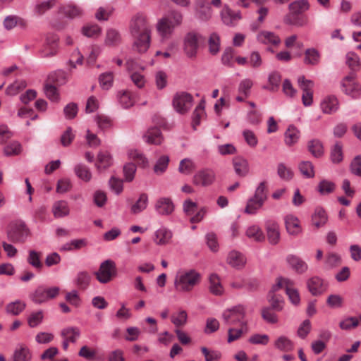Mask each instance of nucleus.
<instances>
[{"instance_id":"1","label":"nucleus","mask_w":361,"mask_h":361,"mask_svg":"<svg viewBox=\"0 0 361 361\" xmlns=\"http://www.w3.org/2000/svg\"><path fill=\"white\" fill-rule=\"evenodd\" d=\"M222 317L226 325L228 326V342L232 343L240 338L249 331L248 321L246 317V308L239 305L226 310Z\"/></svg>"},{"instance_id":"2","label":"nucleus","mask_w":361,"mask_h":361,"mask_svg":"<svg viewBox=\"0 0 361 361\" xmlns=\"http://www.w3.org/2000/svg\"><path fill=\"white\" fill-rule=\"evenodd\" d=\"M130 33L134 39L133 49L139 53H145L150 46V29L146 17L135 15L131 20Z\"/></svg>"},{"instance_id":"3","label":"nucleus","mask_w":361,"mask_h":361,"mask_svg":"<svg viewBox=\"0 0 361 361\" xmlns=\"http://www.w3.org/2000/svg\"><path fill=\"white\" fill-rule=\"evenodd\" d=\"M201 274L196 270L181 269L174 277V288L179 293H190L201 281Z\"/></svg>"},{"instance_id":"4","label":"nucleus","mask_w":361,"mask_h":361,"mask_svg":"<svg viewBox=\"0 0 361 361\" xmlns=\"http://www.w3.org/2000/svg\"><path fill=\"white\" fill-rule=\"evenodd\" d=\"M202 39V36L195 31L188 32L185 35L183 49L187 57L190 59H195L196 57L200 44Z\"/></svg>"},{"instance_id":"5","label":"nucleus","mask_w":361,"mask_h":361,"mask_svg":"<svg viewBox=\"0 0 361 361\" xmlns=\"http://www.w3.org/2000/svg\"><path fill=\"white\" fill-rule=\"evenodd\" d=\"M285 290L290 302L294 305H298L300 302V295L296 289L293 287V282L285 278H279L276 283L273 285V291H279Z\"/></svg>"},{"instance_id":"6","label":"nucleus","mask_w":361,"mask_h":361,"mask_svg":"<svg viewBox=\"0 0 361 361\" xmlns=\"http://www.w3.org/2000/svg\"><path fill=\"white\" fill-rule=\"evenodd\" d=\"M116 274V268L115 263L111 260L103 262L95 272L94 275L98 281L101 283H107L110 282Z\"/></svg>"},{"instance_id":"7","label":"nucleus","mask_w":361,"mask_h":361,"mask_svg":"<svg viewBox=\"0 0 361 361\" xmlns=\"http://www.w3.org/2000/svg\"><path fill=\"white\" fill-rule=\"evenodd\" d=\"M60 292V288L57 286L46 288L44 286L38 287L32 295L33 302L41 304L55 298Z\"/></svg>"},{"instance_id":"8","label":"nucleus","mask_w":361,"mask_h":361,"mask_svg":"<svg viewBox=\"0 0 361 361\" xmlns=\"http://www.w3.org/2000/svg\"><path fill=\"white\" fill-rule=\"evenodd\" d=\"M192 104V97L187 92H178L173 99V106L175 110L181 114L188 112Z\"/></svg>"},{"instance_id":"9","label":"nucleus","mask_w":361,"mask_h":361,"mask_svg":"<svg viewBox=\"0 0 361 361\" xmlns=\"http://www.w3.org/2000/svg\"><path fill=\"white\" fill-rule=\"evenodd\" d=\"M29 231L23 223L18 222L11 226L7 236L13 243H23L28 236Z\"/></svg>"},{"instance_id":"10","label":"nucleus","mask_w":361,"mask_h":361,"mask_svg":"<svg viewBox=\"0 0 361 361\" xmlns=\"http://www.w3.org/2000/svg\"><path fill=\"white\" fill-rule=\"evenodd\" d=\"M343 91L352 98L357 99L361 94V86L355 79V75L350 73L342 82Z\"/></svg>"},{"instance_id":"11","label":"nucleus","mask_w":361,"mask_h":361,"mask_svg":"<svg viewBox=\"0 0 361 361\" xmlns=\"http://www.w3.org/2000/svg\"><path fill=\"white\" fill-rule=\"evenodd\" d=\"M216 179L215 172L210 169H203L198 171L192 177L195 185L207 187L213 184Z\"/></svg>"},{"instance_id":"12","label":"nucleus","mask_w":361,"mask_h":361,"mask_svg":"<svg viewBox=\"0 0 361 361\" xmlns=\"http://www.w3.org/2000/svg\"><path fill=\"white\" fill-rule=\"evenodd\" d=\"M59 37L56 35L49 34L47 36L44 45L41 50L43 57L54 56L58 50Z\"/></svg>"},{"instance_id":"13","label":"nucleus","mask_w":361,"mask_h":361,"mask_svg":"<svg viewBox=\"0 0 361 361\" xmlns=\"http://www.w3.org/2000/svg\"><path fill=\"white\" fill-rule=\"evenodd\" d=\"M61 336L63 339L62 347L66 350L69 343H75L80 336V331L78 327L70 326L63 329L61 332Z\"/></svg>"},{"instance_id":"14","label":"nucleus","mask_w":361,"mask_h":361,"mask_svg":"<svg viewBox=\"0 0 361 361\" xmlns=\"http://www.w3.org/2000/svg\"><path fill=\"white\" fill-rule=\"evenodd\" d=\"M265 230L269 243L276 245L280 240L279 224L274 220H268L265 223Z\"/></svg>"},{"instance_id":"15","label":"nucleus","mask_w":361,"mask_h":361,"mask_svg":"<svg viewBox=\"0 0 361 361\" xmlns=\"http://www.w3.org/2000/svg\"><path fill=\"white\" fill-rule=\"evenodd\" d=\"M286 260L288 266L297 274H302L308 269L307 264L297 255H288Z\"/></svg>"},{"instance_id":"16","label":"nucleus","mask_w":361,"mask_h":361,"mask_svg":"<svg viewBox=\"0 0 361 361\" xmlns=\"http://www.w3.org/2000/svg\"><path fill=\"white\" fill-rule=\"evenodd\" d=\"M223 23L228 26H235L241 19L240 11H233L228 6H225L221 12Z\"/></svg>"},{"instance_id":"17","label":"nucleus","mask_w":361,"mask_h":361,"mask_svg":"<svg viewBox=\"0 0 361 361\" xmlns=\"http://www.w3.org/2000/svg\"><path fill=\"white\" fill-rule=\"evenodd\" d=\"M320 108L324 114H334L339 109L338 100L335 96H326L322 100Z\"/></svg>"},{"instance_id":"18","label":"nucleus","mask_w":361,"mask_h":361,"mask_svg":"<svg viewBox=\"0 0 361 361\" xmlns=\"http://www.w3.org/2000/svg\"><path fill=\"white\" fill-rule=\"evenodd\" d=\"M310 292L313 295H318L326 291L327 284L320 278L314 276L310 279L307 283Z\"/></svg>"},{"instance_id":"19","label":"nucleus","mask_w":361,"mask_h":361,"mask_svg":"<svg viewBox=\"0 0 361 361\" xmlns=\"http://www.w3.org/2000/svg\"><path fill=\"white\" fill-rule=\"evenodd\" d=\"M285 225L287 232L292 235H298L302 231V228L299 219L292 215L288 214L286 216Z\"/></svg>"},{"instance_id":"20","label":"nucleus","mask_w":361,"mask_h":361,"mask_svg":"<svg viewBox=\"0 0 361 361\" xmlns=\"http://www.w3.org/2000/svg\"><path fill=\"white\" fill-rule=\"evenodd\" d=\"M227 263L233 268L242 269L246 264V258L243 253L232 250L228 255Z\"/></svg>"},{"instance_id":"21","label":"nucleus","mask_w":361,"mask_h":361,"mask_svg":"<svg viewBox=\"0 0 361 361\" xmlns=\"http://www.w3.org/2000/svg\"><path fill=\"white\" fill-rule=\"evenodd\" d=\"M155 209L161 215H169L173 212L174 205L170 198L161 197L157 200Z\"/></svg>"},{"instance_id":"22","label":"nucleus","mask_w":361,"mask_h":361,"mask_svg":"<svg viewBox=\"0 0 361 361\" xmlns=\"http://www.w3.org/2000/svg\"><path fill=\"white\" fill-rule=\"evenodd\" d=\"M157 29L159 34L163 38H169L174 30L171 21L165 16L159 20L157 24Z\"/></svg>"},{"instance_id":"23","label":"nucleus","mask_w":361,"mask_h":361,"mask_svg":"<svg viewBox=\"0 0 361 361\" xmlns=\"http://www.w3.org/2000/svg\"><path fill=\"white\" fill-rule=\"evenodd\" d=\"M196 17L202 21H208L212 16L211 6L202 1L197 3Z\"/></svg>"},{"instance_id":"24","label":"nucleus","mask_w":361,"mask_h":361,"mask_svg":"<svg viewBox=\"0 0 361 361\" xmlns=\"http://www.w3.org/2000/svg\"><path fill=\"white\" fill-rule=\"evenodd\" d=\"M257 40L264 44L277 46L281 43V39L275 33L269 31H261L257 35Z\"/></svg>"},{"instance_id":"25","label":"nucleus","mask_w":361,"mask_h":361,"mask_svg":"<svg viewBox=\"0 0 361 361\" xmlns=\"http://www.w3.org/2000/svg\"><path fill=\"white\" fill-rule=\"evenodd\" d=\"M52 213L55 218H63L70 213L68 203L65 200H59L52 205Z\"/></svg>"},{"instance_id":"26","label":"nucleus","mask_w":361,"mask_h":361,"mask_svg":"<svg viewBox=\"0 0 361 361\" xmlns=\"http://www.w3.org/2000/svg\"><path fill=\"white\" fill-rule=\"evenodd\" d=\"M154 242L158 245H165L170 243L173 233L171 230L161 227L155 233Z\"/></svg>"},{"instance_id":"27","label":"nucleus","mask_w":361,"mask_h":361,"mask_svg":"<svg viewBox=\"0 0 361 361\" xmlns=\"http://www.w3.org/2000/svg\"><path fill=\"white\" fill-rule=\"evenodd\" d=\"M274 346L280 351L290 352L293 350L294 343L288 337L282 335L276 338Z\"/></svg>"},{"instance_id":"28","label":"nucleus","mask_w":361,"mask_h":361,"mask_svg":"<svg viewBox=\"0 0 361 361\" xmlns=\"http://www.w3.org/2000/svg\"><path fill=\"white\" fill-rule=\"evenodd\" d=\"M328 216L324 209L317 207L312 216V224L316 228L324 226L327 222Z\"/></svg>"},{"instance_id":"29","label":"nucleus","mask_w":361,"mask_h":361,"mask_svg":"<svg viewBox=\"0 0 361 361\" xmlns=\"http://www.w3.org/2000/svg\"><path fill=\"white\" fill-rule=\"evenodd\" d=\"M147 142L154 145H159L163 140L160 130L157 128H149L145 135Z\"/></svg>"},{"instance_id":"30","label":"nucleus","mask_w":361,"mask_h":361,"mask_svg":"<svg viewBox=\"0 0 361 361\" xmlns=\"http://www.w3.org/2000/svg\"><path fill=\"white\" fill-rule=\"evenodd\" d=\"M233 167L235 173L240 176H245L248 171V163L247 160L242 157H235L233 161Z\"/></svg>"},{"instance_id":"31","label":"nucleus","mask_w":361,"mask_h":361,"mask_svg":"<svg viewBox=\"0 0 361 361\" xmlns=\"http://www.w3.org/2000/svg\"><path fill=\"white\" fill-rule=\"evenodd\" d=\"M279 291H273V286L269 292L268 298L272 308L276 311H281L283 309V297L278 293Z\"/></svg>"},{"instance_id":"32","label":"nucleus","mask_w":361,"mask_h":361,"mask_svg":"<svg viewBox=\"0 0 361 361\" xmlns=\"http://www.w3.org/2000/svg\"><path fill=\"white\" fill-rule=\"evenodd\" d=\"M320 54L314 48L307 49L305 51L304 63L307 65L316 66L319 63Z\"/></svg>"},{"instance_id":"33","label":"nucleus","mask_w":361,"mask_h":361,"mask_svg":"<svg viewBox=\"0 0 361 361\" xmlns=\"http://www.w3.org/2000/svg\"><path fill=\"white\" fill-rule=\"evenodd\" d=\"M112 159L109 152H101L97 156L96 167L99 171L105 170L111 165Z\"/></svg>"},{"instance_id":"34","label":"nucleus","mask_w":361,"mask_h":361,"mask_svg":"<svg viewBox=\"0 0 361 361\" xmlns=\"http://www.w3.org/2000/svg\"><path fill=\"white\" fill-rule=\"evenodd\" d=\"M196 169L195 162L189 159L185 158L182 159L178 166V172L183 175H190Z\"/></svg>"},{"instance_id":"35","label":"nucleus","mask_w":361,"mask_h":361,"mask_svg":"<svg viewBox=\"0 0 361 361\" xmlns=\"http://www.w3.org/2000/svg\"><path fill=\"white\" fill-rule=\"evenodd\" d=\"M209 290L212 294L216 295H221L224 293V288L216 274H212L209 277Z\"/></svg>"},{"instance_id":"36","label":"nucleus","mask_w":361,"mask_h":361,"mask_svg":"<svg viewBox=\"0 0 361 361\" xmlns=\"http://www.w3.org/2000/svg\"><path fill=\"white\" fill-rule=\"evenodd\" d=\"M205 102L202 100L195 108L192 114V127L196 129V127L200 123V121L205 116Z\"/></svg>"},{"instance_id":"37","label":"nucleus","mask_w":361,"mask_h":361,"mask_svg":"<svg viewBox=\"0 0 361 361\" xmlns=\"http://www.w3.org/2000/svg\"><path fill=\"white\" fill-rule=\"evenodd\" d=\"M61 13L69 18H75L82 16V9L73 4H68L61 8Z\"/></svg>"},{"instance_id":"38","label":"nucleus","mask_w":361,"mask_h":361,"mask_svg":"<svg viewBox=\"0 0 361 361\" xmlns=\"http://www.w3.org/2000/svg\"><path fill=\"white\" fill-rule=\"evenodd\" d=\"M249 238H252L255 241L262 242L265 239V235L262 229L256 225L247 228L245 233Z\"/></svg>"},{"instance_id":"39","label":"nucleus","mask_w":361,"mask_h":361,"mask_svg":"<svg viewBox=\"0 0 361 361\" xmlns=\"http://www.w3.org/2000/svg\"><path fill=\"white\" fill-rule=\"evenodd\" d=\"M121 42L120 33L115 29H109L106 32L105 44L108 46L115 47Z\"/></svg>"},{"instance_id":"40","label":"nucleus","mask_w":361,"mask_h":361,"mask_svg":"<svg viewBox=\"0 0 361 361\" xmlns=\"http://www.w3.org/2000/svg\"><path fill=\"white\" fill-rule=\"evenodd\" d=\"M75 173L77 176L85 182H89L92 178L90 169L84 164H79L75 166Z\"/></svg>"},{"instance_id":"41","label":"nucleus","mask_w":361,"mask_h":361,"mask_svg":"<svg viewBox=\"0 0 361 361\" xmlns=\"http://www.w3.org/2000/svg\"><path fill=\"white\" fill-rule=\"evenodd\" d=\"M118 99L121 105L125 108L128 109L133 106L135 99L131 92L128 90H124L118 94Z\"/></svg>"},{"instance_id":"42","label":"nucleus","mask_w":361,"mask_h":361,"mask_svg":"<svg viewBox=\"0 0 361 361\" xmlns=\"http://www.w3.org/2000/svg\"><path fill=\"white\" fill-rule=\"evenodd\" d=\"M281 80V74L278 72H272L269 75V85L265 88L272 92L277 91L279 88Z\"/></svg>"},{"instance_id":"43","label":"nucleus","mask_w":361,"mask_h":361,"mask_svg":"<svg viewBox=\"0 0 361 361\" xmlns=\"http://www.w3.org/2000/svg\"><path fill=\"white\" fill-rule=\"evenodd\" d=\"M91 276L87 271H80L77 274L75 279L76 286L81 290L86 289L90 283Z\"/></svg>"},{"instance_id":"44","label":"nucleus","mask_w":361,"mask_h":361,"mask_svg":"<svg viewBox=\"0 0 361 361\" xmlns=\"http://www.w3.org/2000/svg\"><path fill=\"white\" fill-rule=\"evenodd\" d=\"M264 204V202L252 197L247 202L245 213L247 214H255L257 211L262 207Z\"/></svg>"},{"instance_id":"45","label":"nucleus","mask_w":361,"mask_h":361,"mask_svg":"<svg viewBox=\"0 0 361 361\" xmlns=\"http://www.w3.org/2000/svg\"><path fill=\"white\" fill-rule=\"evenodd\" d=\"M209 51L210 54L215 55L220 50V37L216 33L213 32L210 35L208 40Z\"/></svg>"},{"instance_id":"46","label":"nucleus","mask_w":361,"mask_h":361,"mask_svg":"<svg viewBox=\"0 0 361 361\" xmlns=\"http://www.w3.org/2000/svg\"><path fill=\"white\" fill-rule=\"evenodd\" d=\"M299 135L300 132L295 127L293 126H289L285 133L286 144L289 146L295 144L298 141Z\"/></svg>"},{"instance_id":"47","label":"nucleus","mask_w":361,"mask_h":361,"mask_svg":"<svg viewBox=\"0 0 361 361\" xmlns=\"http://www.w3.org/2000/svg\"><path fill=\"white\" fill-rule=\"evenodd\" d=\"M22 152V145L17 141H13L4 147V153L6 156H17Z\"/></svg>"},{"instance_id":"48","label":"nucleus","mask_w":361,"mask_h":361,"mask_svg":"<svg viewBox=\"0 0 361 361\" xmlns=\"http://www.w3.org/2000/svg\"><path fill=\"white\" fill-rule=\"evenodd\" d=\"M25 308V303L21 300H16L8 303L6 307L7 313L18 315Z\"/></svg>"},{"instance_id":"49","label":"nucleus","mask_w":361,"mask_h":361,"mask_svg":"<svg viewBox=\"0 0 361 361\" xmlns=\"http://www.w3.org/2000/svg\"><path fill=\"white\" fill-rule=\"evenodd\" d=\"M147 202L148 197L147 194H141L137 201L131 207L132 213L138 214L145 209L147 206Z\"/></svg>"},{"instance_id":"50","label":"nucleus","mask_w":361,"mask_h":361,"mask_svg":"<svg viewBox=\"0 0 361 361\" xmlns=\"http://www.w3.org/2000/svg\"><path fill=\"white\" fill-rule=\"evenodd\" d=\"M300 173L307 178L314 177V171L312 162L309 161H303L299 164L298 166Z\"/></svg>"},{"instance_id":"51","label":"nucleus","mask_w":361,"mask_h":361,"mask_svg":"<svg viewBox=\"0 0 361 361\" xmlns=\"http://www.w3.org/2000/svg\"><path fill=\"white\" fill-rule=\"evenodd\" d=\"M308 149L310 152L315 157H319L323 154V146L318 140H312L308 143Z\"/></svg>"},{"instance_id":"52","label":"nucleus","mask_w":361,"mask_h":361,"mask_svg":"<svg viewBox=\"0 0 361 361\" xmlns=\"http://www.w3.org/2000/svg\"><path fill=\"white\" fill-rule=\"evenodd\" d=\"M252 197L264 203L265 202L267 199V188L266 182L263 181L259 184Z\"/></svg>"},{"instance_id":"53","label":"nucleus","mask_w":361,"mask_h":361,"mask_svg":"<svg viewBox=\"0 0 361 361\" xmlns=\"http://www.w3.org/2000/svg\"><path fill=\"white\" fill-rule=\"evenodd\" d=\"M188 320V314L186 311L180 310L176 314L171 317V322L176 327L183 326Z\"/></svg>"},{"instance_id":"54","label":"nucleus","mask_w":361,"mask_h":361,"mask_svg":"<svg viewBox=\"0 0 361 361\" xmlns=\"http://www.w3.org/2000/svg\"><path fill=\"white\" fill-rule=\"evenodd\" d=\"M169 157L166 155L161 156L154 167V171L157 174L163 173L168 167Z\"/></svg>"},{"instance_id":"55","label":"nucleus","mask_w":361,"mask_h":361,"mask_svg":"<svg viewBox=\"0 0 361 361\" xmlns=\"http://www.w3.org/2000/svg\"><path fill=\"white\" fill-rule=\"evenodd\" d=\"M277 173L280 178L285 180H290L293 177V172L291 169L283 163L278 165Z\"/></svg>"},{"instance_id":"56","label":"nucleus","mask_w":361,"mask_h":361,"mask_svg":"<svg viewBox=\"0 0 361 361\" xmlns=\"http://www.w3.org/2000/svg\"><path fill=\"white\" fill-rule=\"evenodd\" d=\"M309 5L306 0H300L291 3L289 8L292 13L297 14L308 9Z\"/></svg>"},{"instance_id":"57","label":"nucleus","mask_w":361,"mask_h":361,"mask_svg":"<svg viewBox=\"0 0 361 361\" xmlns=\"http://www.w3.org/2000/svg\"><path fill=\"white\" fill-rule=\"evenodd\" d=\"M248 342L253 345H266L269 342V336L267 334H255L250 336Z\"/></svg>"},{"instance_id":"58","label":"nucleus","mask_w":361,"mask_h":361,"mask_svg":"<svg viewBox=\"0 0 361 361\" xmlns=\"http://www.w3.org/2000/svg\"><path fill=\"white\" fill-rule=\"evenodd\" d=\"M346 63L351 70L356 71L360 68V58L357 54L349 52L346 55Z\"/></svg>"},{"instance_id":"59","label":"nucleus","mask_w":361,"mask_h":361,"mask_svg":"<svg viewBox=\"0 0 361 361\" xmlns=\"http://www.w3.org/2000/svg\"><path fill=\"white\" fill-rule=\"evenodd\" d=\"M253 85V82L251 79L245 78L240 81L238 86V92L243 94L245 97H248L250 95V90Z\"/></svg>"},{"instance_id":"60","label":"nucleus","mask_w":361,"mask_h":361,"mask_svg":"<svg viewBox=\"0 0 361 361\" xmlns=\"http://www.w3.org/2000/svg\"><path fill=\"white\" fill-rule=\"evenodd\" d=\"M82 32L86 37H97L101 33V28L97 25H88L82 27Z\"/></svg>"},{"instance_id":"61","label":"nucleus","mask_w":361,"mask_h":361,"mask_svg":"<svg viewBox=\"0 0 361 361\" xmlns=\"http://www.w3.org/2000/svg\"><path fill=\"white\" fill-rule=\"evenodd\" d=\"M114 75L112 72H106L99 76V83L104 90H109L113 84Z\"/></svg>"},{"instance_id":"62","label":"nucleus","mask_w":361,"mask_h":361,"mask_svg":"<svg viewBox=\"0 0 361 361\" xmlns=\"http://www.w3.org/2000/svg\"><path fill=\"white\" fill-rule=\"evenodd\" d=\"M30 359V352L25 347L22 346L14 353L13 361H29Z\"/></svg>"},{"instance_id":"63","label":"nucleus","mask_w":361,"mask_h":361,"mask_svg":"<svg viewBox=\"0 0 361 361\" xmlns=\"http://www.w3.org/2000/svg\"><path fill=\"white\" fill-rule=\"evenodd\" d=\"M128 157L130 159L135 161L137 164L140 166H145L147 163V161L143 154L136 149H130L128 152Z\"/></svg>"},{"instance_id":"64","label":"nucleus","mask_w":361,"mask_h":361,"mask_svg":"<svg viewBox=\"0 0 361 361\" xmlns=\"http://www.w3.org/2000/svg\"><path fill=\"white\" fill-rule=\"evenodd\" d=\"M201 351L206 361H219L221 359V354L219 351L210 350L206 347H202Z\"/></svg>"}]
</instances>
